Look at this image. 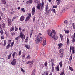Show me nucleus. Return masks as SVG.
<instances>
[{"label": "nucleus", "mask_w": 75, "mask_h": 75, "mask_svg": "<svg viewBox=\"0 0 75 75\" xmlns=\"http://www.w3.org/2000/svg\"><path fill=\"white\" fill-rule=\"evenodd\" d=\"M44 2L42 1V3H41V10H43V8H44Z\"/></svg>", "instance_id": "13"}, {"label": "nucleus", "mask_w": 75, "mask_h": 75, "mask_svg": "<svg viewBox=\"0 0 75 75\" xmlns=\"http://www.w3.org/2000/svg\"><path fill=\"white\" fill-rule=\"evenodd\" d=\"M60 66V67H62V61H61V62H60L59 64Z\"/></svg>", "instance_id": "22"}, {"label": "nucleus", "mask_w": 75, "mask_h": 75, "mask_svg": "<svg viewBox=\"0 0 75 75\" xmlns=\"http://www.w3.org/2000/svg\"><path fill=\"white\" fill-rule=\"evenodd\" d=\"M35 72H33L32 73V75H35Z\"/></svg>", "instance_id": "63"}, {"label": "nucleus", "mask_w": 75, "mask_h": 75, "mask_svg": "<svg viewBox=\"0 0 75 75\" xmlns=\"http://www.w3.org/2000/svg\"><path fill=\"white\" fill-rule=\"evenodd\" d=\"M48 65V62H46L44 63V65L45 67H47V65Z\"/></svg>", "instance_id": "32"}, {"label": "nucleus", "mask_w": 75, "mask_h": 75, "mask_svg": "<svg viewBox=\"0 0 75 75\" xmlns=\"http://www.w3.org/2000/svg\"><path fill=\"white\" fill-rule=\"evenodd\" d=\"M8 24L9 26H10L12 24V21L11 19L10 18H8Z\"/></svg>", "instance_id": "5"}, {"label": "nucleus", "mask_w": 75, "mask_h": 75, "mask_svg": "<svg viewBox=\"0 0 75 75\" xmlns=\"http://www.w3.org/2000/svg\"><path fill=\"white\" fill-rule=\"evenodd\" d=\"M35 8L33 7L32 8V15H34V14H35Z\"/></svg>", "instance_id": "9"}, {"label": "nucleus", "mask_w": 75, "mask_h": 75, "mask_svg": "<svg viewBox=\"0 0 75 75\" xmlns=\"http://www.w3.org/2000/svg\"><path fill=\"white\" fill-rule=\"evenodd\" d=\"M64 51V49H61L59 51V52L60 53H61V52H62Z\"/></svg>", "instance_id": "25"}, {"label": "nucleus", "mask_w": 75, "mask_h": 75, "mask_svg": "<svg viewBox=\"0 0 75 75\" xmlns=\"http://www.w3.org/2000/svg\"><path fill=\"white\" fill-rule=\"evenodd\" d=\"M2 2L3 4H6V2L5 0H2Z\"/></svg>", "instance_id": "33"}, {"label": "nucleus", "mask_w": 75, "mask_h": 75, "mask_svg": "<svg viewBox=\"0 0 75 75\" xmlns=\"http://www.w3.org/2000/svg\"><path fill=\"white\" fill-rule=\"evenodd\" d=\"M21 52H22L21 50L19 51V53L18 54V55L19 56H20V55H21Z\"/></svg>", "instance_id": "46"}, {"label": "nucleus", "mask_w": 75, "mask_h": 75, "mask_svg": "<svg viewBox=\"0 0 75 75\" xmlns=\"http://www.w3.org/2000/svg\"><path fill=\"white\" fill-rule=\"evenodd\" d=\"M31 13H29L26 18V21L30 20V18H31Z\"/></svg>", "instance_id": "3"}, {"label": "nucleus", "mask_w": 75, "mask_h": 75, "mask_svg": "<svg viewBox=\"0 0 75 75\" xmlns=\"http://www.w3.org/2000/svg\"><path fill=\"white\" fill-rule=\"evenodd\" d=\"M17 61L16 59H14L11 62V64L12 65H15L16 64V62H17Z\"/></svg>", "instance_id": "7"}, {"label": "nucleus", "mask_w": 75, "mask_h": 75, "mask_svg": "<svg viewBox=\"0 0 75 75\" xmlns=\"http://www.w3.org/2000/svg\"><path fill=\"white\" fill-rule=\"evenodd\" d=\"M59 66H58L56 67V69L57 71H58H58H59Z\"/></svg>", "instance_id": "24"}, {"label": "nucleus", "mask_w": 75, "mask_h": 75, "mask_svg": "<svg viewBox=\"0 0 75 75\" xmlns=\"http://www.w3.org/2000/svg\"><path fill=\"white\" fill-rule=\"evenodd\" d=\"M11 34L12 36H14V35H15V33L13 32V33H11Z\"/></svg>", "instance_id": "51"}, {"label": "nucleus", "mask_w": 75, "mask_h": 75, "mask_svg": "<svg viewBox=\"0 0 75 75\" xmlns=\"http://www.w3.org/2000/svg\"><path fill=\"white\" fill-rule=\"evenodd\" d=\"M62 45H63V44H62V43H60L58 45V49H60V48L62 47Z\"/></svg>", "instance_id": "11"}, {"label": "nucleus", "mask_w": 75, "mask_h": 75, "mask_svg": "<svg viewBox=\"0 0 75 75\" xmlns=\"http://www.w3.org/2000/svg\"><path fill=\"white\" fill-rule=\"evenodd\" d=\"M51 62H55V59H52L51 60Z\"/></svg>", "instance_id": "40"}, {"label": "nucleus", "mask_w": 75, "mask_h": 75, "mask_svg": "<svg viewBox=\"0 0 75 75\" xmlns=\"http://www.w3.org/2000/svg\"><path fill=\"white\" fill-rule=\"evenodd\" d=\"M64 52H62V53L61 54H60V57L61 58H63L64 56Z\"/></svg>", "instance_id": "17"}, {"label": "nucleus", "mask_w": 75, "mask_h": 75, "mask_svg": "<svg viewBox=\"0 0 75 75\" xmlns=\"http://www.w3.org/2000/svg\"><path fill=\"white\" fill-rule=\"evenodd\" d=\"M35 16L33 18V22H34L35 21Z\"/></svg>", "instance_id": "62"}, {"label": "nucleus", "mask_w": 75, "mask_h": 75, "mask_svg": "<svg viewBox=\"0 0 75 75\" xmlns=\"http://www.w3.org/2000/svg\"><path fill=\"white\" fill-rule=\"evenodd\" d=\"M51 66L52 67L55 66V64L54 62H51Z\"/></svg>", "instance_id": "41"}, {"label": "nucleus", "mask_w": 75, "mask_h": 75, "mask_svg": "<svg viewBox=\"0 0 75 75\" xmlns=\"http://www.w3.org/2000/svg\"><path fill=\"white\" fill-rule=\"evenodd\" d=\"M52 38L54 39L55 40H57L58 38L57 34H54V35L53 36Z\"/></svg>", "instance_id": "6"}, {"label": "nucleus", "mask_w": 75, "mask_h": 75, "mask_svg": "<svg viewBox=\"0 0 75 75\" xmlns=\"http://www.w3.org/2000/svg\"><path fill=\"white\" fill-rule=\"evenodd\" d=\"M26 3L27 4L28 3H33V1L32 0H29V1L28 2V1Z\"/></svg>", "instance_id": "26"}, {"label": "nucleus", "mask_w": 75, "mask_h": 75, "mask_svg": "<svg viewBox=\"0 0 75 75\" xmlns=\"http://www.w3.org/2000/svg\"><path fill=\"white\" fill-rule=\"evenodd\" d=\"M64 31L67 34H68L69 33V30H64Z\"/></svg>", "instance_id": "36"}, {"label": "nucleus", "mask_w": 75, "mask_h": 75, "mask_svg": "<svg viewBox=\"0 0 75 75\" xmlns=\"http://www.w3.org/2000/svg\"><path fill=\"white\" fill-rule=\"evenodd\" d=\"M68 23V22L67 21H64V23L65 24H67Z\"/></svg>", "instance_id": "58"}, {"label": "nucleus", "mask_w": 75, "mask_h": 75, "mask_svg": "<svg viewBox=\"0 0 75 75\" xmlns=\"http://www.w3.org/2000/svg\"><path fill=\"white\" fill-rule=\"evenodd\" d=\"M75 41V39L74 38H73V39L72 40V42H74H74Z\"/></svg>", "instance_id": "59"}, {"label": "nucleus", "mask_w": 75, "mask_h": 75, "mask_svg": "<svg viewBox=\"0 0 75 75\" xmlns=\"http://www.w3.org/2000/svg\"><path fill=\"white\" fill-rule=\"evenodd\" d=\"M21 71H22V72H25V71H24V70H23L22 68H21Z\"/></svg>", "instance_id": "55"}, {"label": "nucleus", "mask_w": 75, "mask_h": 75, "mask_svg": "<svg viewBox=\"0 0 75 75\" xmlns=\"http://www.w3.org/2000/svg\"><path fill=\"white\" fill-rule=\"evenodd\" d=\"M16 52H14L13 54L12 55V56L13 57V58H14V57H15V55H16Z\"/></svg>", "instance_id": "18"}, {"label": "nucleus", "mask_w": 75, "mask_h": 75, "mask_svg": "<svg viewBox=\"0 0 75 75\" xmlns=\"http://www.w3.org/2000/svg\"><path fill=\"white\" fill-rule=\"evenodd\" d=\"M28 37L26 38V39H25V43H27L28 42Z\"/></svg>", "instance_id": "21"}, {"label": "nucleus", "mask_w": 75, "mask_h": 75, "mask_svg": "<svg viewBox=\"0 0 75 75\" xmlns=\"http://www.w3.org/2000/svg\"><path fill=\"white\" fill-rule=\"evenodd\" d=\"M21 11L23 13H24V12H25V10H24V8H21Z\"/></svg>", "instance_id": "44"}, {"label": "nucleus", "mask_w": 75, "mask_h": 75, "mask_svg": "<svg viewBox=\"0 0 75 75\" xmlns=\"http://www.w3.org/2000/svg\"><path fill=\"white\" fill-rule=\"evenodd\" d=\"M60 36L61 38V40H63V39L64 38V37H63V36L61 34H60Z\"/></svg>", "instance_id": "29"}, {"label": "nucleus", "mask_w": 75, "mask_h": 75, "mask_svg": "<svg viewBox=\"0 0 75 75\" xmlns=\"http://www.w3.org/2000/svg\"><path fill=\"white\" fill-rule=\"evenodd\" d=\"M14 30V27L13 26H12L10 28L9 31L10 32H11L12 31H13Z\"/></svg>", "instance_id": "14"}, {"label": "nucleus", "mask_w": 75, "mask_h": 75, "mask_svg": "<svg viewBox=\"0 0 75 75\" xmlns=\"http://www.w3.org/2000/svg\"><path fill=\"white\" fill-rule=\"evenodd\" d=\"M32 34H33V30H31L30 31V37H31V35H32Z\"/></svg>", "instance_id": "48"}, {"label": "nucleus", "mask_w": 75, "mask_h": 75, "mask_svg": "<svg viewBox=\"0 0 75 75\" xmlns=\"http://www.w3.org/2000/svg\"><path fill=\"white\" fill-rule=\"evenodd\" d=\"M4 38V36H2L1 38V40H3Z\"/></svg>", "instance_id": "56"}, {"label": "nucleus", "mask_w": 75, "mask_h": 75, "mask_svg": "<svg viewBox=\"0 0 75 75\" xmlns=\"http://www.w3.org/2000/svg\"><path fill=\"white\" fill-rule=\"evenodd\" d=\"M2 26L3 27V28H5L6 25H5V23H3L2 25Z\"/></svg>", "instance_id": "42"}, {"label": "nucleus", "mask_w": 75, "mask_h": 75, "mask_svg": "<svg viewBox=\"0 0 75 75\" xmlns=\"http://www.w3.org/2000/svg\"><path fill=\"white\" fill-rule=\"evenodd\" d=\"M54 70V67H52V68L51 70V72H53Z\"/></svg>", "instance_id": "35"}, {"label": "nucleus", "mask_w": 75, "mask_h": 75, "mask_svg": "<svg viewBox=\"0 0 75 75\" xmlns=\"http://www.w3.org/2000/svg\"><path fill=\"white\" fill-rule=\"evenodd\" d=\"M25 18L24 17V16H23V15H22L20 17V21H23Z\"/></svg>", "instance_id": "10"}, {"label": "nucleus", "mask_w": 75, "mask_h": 75, "mask_svg": "<svg viewBox=\"0 0 75 75\" xmlns=\"http://www.w3.org/2000/svg\"><path fill=\"white\" fill-rule=\"evenodd\" d=\"M48 34L50 37H52V32L51 30H48Z\"/></svg>", "instance_id": "8"}, {"label": "nucleus", "mask_w": 75, "mask_h": 75, "mask_svg": "<svg viewBox=\"0 0 75 75\" xmlns=\"http://www.w3.org/2000/svg\"><path fill=\"white\" fill-rule=\"evenodd\" d=\"M57 7H58V6H57V5H56V6L54 5L53 6V8H57Z\"/></svg>", "instance_id": "52"}, {"label": "nucleus", "mask_w": 75, "mask_h": 75, "mask_svg": "<svg viewBox=\"0 0 75 75\" xmlns=\"http://www.w3.org/2000/svg\"><path fill=\"white\" fill-rule=\"evenodd\" d=\"M27 57L28 59H30L31 58V57L29 55H28Z\"/></svg>", "instance_id": "53"}, {"label": "nucleus", "mask_w": 75, "mask_h": 75, "mask_svg": "<svg viewBox=\"0 0 75 75\" xmlns=\"http://www.w3.org/2000/svg\"><path fill=\"white\" fill-rule=\"evenodd\" d=\"M25 47L27 48V49H29V47H28V45L25 44Z\"/></svg>", "instance_id": "49"}, {"label": "nucleus", "mask_w": 75, "mask_h": 75, "mask_svg": "<svg viewBox=\"0 0 75 75\" xmlns=\"http://www.w3.org/2000/svg\"><path fill=\"white\" fill-rule=\"evenodd\" d=\"M34 2L35 3V4H37L38 2V0H35Z\"/></svg>", "instance_id": "45"}, {"label": "nucleus", "mask_w": 75, "mask_h": 75, "mask_svg": "<svg viewBox=\"0 0 75 75\" xmlns=\"http://www.w3.org/2000/svg\"><path fill=\"white\" fill-rule=\"evenodd\" d=\"M69 68L70 70L71 71H74V69H73V68H72L71 67V66H69Z\"/></svg>", "instance_id": "34"}, {"label": "nucleus", "mask_w": 75, "mask_h": 75, "mask_svg": "<svg viewBox=\"0 0 75 75\" xmlns=\"http://www.w3.org/2000/svg\"><path fill=\"white\" fill-rule=\"evenodd\" d=\"M48 4H47L45 8V11L46 13V15H48L50 11H51V9H50L48 11Z\"/></svg>", "instance_id": "2"}, {"label": "nucleus", "mask_w": 75, "mask_h": 75, "mask_svg": "<svg viewBox=\"0 0 75 75\" xmlns=\"http://www.w3.org/2000/svg\"><path fill=\"white\" fill-rule=\"evenodd\" d=\"M52 10H53V11L54 13H55V9H52Z\"/></svg>", "instance_id": "60"}, {"label": "nucleus", "mask_w": 75, "mask_h": 75, "mask_svg": "<svg viewBox=\"0 0 75 75\" xmlns=\"http://www.w3.org/2000/svg\"><path fill=\"white\" fill-rule=\"evenodd\" d=\"M6 40H5L4 41V44H3V45H4V47L6 45Z\"/></svg>", "instance_id": "47"}, {"label": "nucleus", "mask_w": 75, "mask_h": 75, "mask_svg": "<svg viewBox=\"0 0 75 75\" xmlns=\"http://www.w3.org/2000/svg\"><path fill=\"white\" fill-rule=\"evenodd\" d=\"M37 8L39 10H40L41 8V4H39L37 5Z\"/></svg>", "instance_id": "16"}, {"label": "nucleus", "mask_w": 75, "mask_h": 75, "mask_svg": "<svg viewBox=\"0 0 75 75\" xmlns=\"http://www.w3.org/2000/svg\"><path fill=\"white\" fill-rule=\"evenodd\" d=\"M8 43H11V40H8Z\"/></svg>", "instance_id": "64"}, {"label": "nucleus", "mask_w": 75, "mask_h": 75, "mask_svg": "<svg viewBox=\"0 0 75 75\" xmlns=\"http://www.w3.org/2000/svg\"><path fill=\"white\" fill-rule=\"evenodd\" d=\"M70 52H71L72 51V54L74 53V46L72 47L71 45L70 46Z\"/></svg>", "instance_id": "4"}, {"label": "nucleus", "mask_w": 75, "mask_h": 75, "mask_svg": "<svg viewBox=\"0 0 75 75\" xmlns=\"http://www.w3.org/2000/svg\"><path fill=\"white\" fill-rule=\"evenodd\" d=\"M17 30H18V28L16 27L15 26V31H17Z\"/></svg>", "instance_id": "54"}, {"label": "nucleus", "mask_w": 75, "mask_h": 75, "mask_svg": "<svg viewBox=\"0 0 75 75\" xmlns=\"http://www.w3.org/2000/svg\"><path fill=\"white\" fill-rule=\"evenodd\" d=\"M25 55H26V54H23L22 57V59H24V58H25Z\"/></svg>", "instance_id": "27"}, {"label": "nucleus", "mask_w": 75, "mask_h": 75, "mask_svg": "<svg viewBox=\"0 0 75 75\" xmlns=\"http://www.w3.org/2000/svg\"><path fill=\"white\" fill-rule=\"evenodd\" d=\"M67 45H68V44H69V39L68 38V37L67 38Z\"/></svg>", "instance_id": "31"}, {"label": "nucleus", "mask_w": 75, "mask_h": 75, "mask_svg": "<svg viewBox=\"0 0 75 75\" xmlns=\"http://www.w3.org/2000/svg\"><path fill=\"white\" fill-rule=\"evenodd\" d=\"M52 33H54V34H57L55 33V30H52Z\"/></svg>", "instance_id": "39"}, {"label": "nucleus", "mask_w": 75, "mask_h": 75, "mask_svg": "<svg viewBox=\"0 0 75 75\" xmlns=\"http://www.w3.org/2000/svg\"><path fill=\"white\" fill-rule=\"evenodd\" d=\"M44 74H45V75H48V71H46L44 72Z\"/></svg>", "instance_id": "23"}, {"label": "nucleus", "mask_w": 75, "mask_h": 75, "mask_svg": "<svg viewBox=\"0 0 75 75\" xmlns=\"http://www.w3.org/2000/svg\"><path fill=\"white\" fill-rule=\"evenodd\" d=\"M72 26L73 27V29H75V25L74 23H73L72 24Z\"/></svg>", "instance_id": "50"}, {"label": "nucleus", "mask_w": 75, "mask_h": 75, "mask_svg": "<svg viewBox=\"0 0 75 75\" xmlns=\"http://www.w3.org/2000/svg\"><path fill=\"white\" fill-rule=\"evenodd\" d=\"M72 54H71L70 57V60L71 62V61H72Z\"/></svg>", "instance_id": "37"}, {"label": "nucleus", "mask_w": 75, "mask_h": 75, "mask_svg": "<svg viewBox=\"0 0 75 75\" xmlns=\"http://www.w3.org/2000/svg\"><path fill=\"white\" fill-rule=\"evenodd\" d=\"M42 36L41 37V36H38L37 35H35V43L38 44V43L39 42H40V41H41L42 40Z\"/></svg>", "instance_id": "1"}, {"label": "nucleus", "mask_w": 75, "mask_h": 75, "mask_svg": "<svg viewBox=\"0 0 75 75\" xmlns=\"http://www.w3.org/2000/svg\"><path fill=\"white\" fill-rule=\"evenodd\" d=\"M56 2H57V5H59L60 4V2H61V1L60 0H56Z\"/></svg>", "instance_id": "20"}, {"label": "nucleus", "mask_w": 75, "mask_h": 75, "mask_svg": "<svg viewBox=\"0 0 75 75\" xmlns=\"http://www.w3.org/2000/svg\"><path fill=\"white\" fill-rule=\"evenodd\" d=\"M31 62H30V61H28L27 62H26V64H30Z\"/></svg>", "instance_id": "61"}, {"label": "nucleus", "mask_w": 75, "mask_h": 75, "mask_svg": "<svg viewBox=\"0 0 75 75\" xmlns=\"http://www.w3.org/2000/svg\"><path fill=\"white\" fill-rule=\"evenodd\" d=\"M0 33L1 35H3V33H4L3 30H1L0 31Z\"/></svg>", "instance_id": "38"}, {"label": "nucleus", "mask_w": 75, "mask_h": 75, "mask_svg": "<svg viewBox=\"0 0 75 75\" xmlns=\"http://www.w3.org/2000/svg\"><path fill=\"white\" fill-rule=\"evenodd\" d=\"M46 45V40H45V38H44V40L43 42V45L44 46L45 45Z\"/></svg>", "instance_id": "15"}, {"label": "nucleus", "mask_w": 75, "mask_h": 75, "mask_svg": "<svg viewBox=\"0 0 75 75\" xmlns=\"http://www.w3.org/2000/svg\"><path fill=\"white\" fill-rule=\"evenodd\" d=\"M64 71L62 72L61 73L60 75H64Z\"/></svg>", "instance_id": "57"}, {"label": "nucleus", "mask_w": 75, "mask_h": 75, "mask_svg": "<svg viewBox=\"0 0 75 75\" xmlns=\"http://www.w3.org/2000/svg\"><path fill=\"white\" fill-rule=\"evenodd\" d=\"M10 44H8L6 47V49H8V48H10Z\"/></svg>", "instance_id": "30"}, {"label": "nucleus", "mask_w": 75, "mask_h": 75, "mask_svg": "<svg viewBox=\"0 0 75 75\" xmlns=\"http://www.w3.org/2000/svg\"><path fill=\"white\" fill-rule=\"evenodd\" d=\"M18 17V16H16L15 17H14L12 19V21H14V19H17V18Z\"/></svg>", "instance_id": "28"}, {"label": "nucleus", "mask_w": 75, "mask_h": 75, "mask_svg": "<svg viewBox=\"0 0 75 75\" xmlns=\"http://www.w3.org/2000/svg\"><path fill=\"white\" fill-rule=\"evenodd\" d=\"M11 55H12V53H11L8 56V59H10V58L11 57Z\"/></svg>", "instance_id": "19"}, {"label": "nucleus", "mask_w": 75, "mask_h": 75, "mask_svg": "<svg viewBox=\"0 0 75 75\" xmlns=\"http://www.w3.org/2000/svg\"><path fill=\"white\" fill-rule=\"evenodd\" d=\"M14 44V41H13V42L11 43V47L12 46H13V45Z\"/></svg>", "instance_id": "43"}, {"label": "nucleus", "mask_w": 75, "mask_h": 75, "mask_svg": "<svg viewBox=\"0 0 75 75\" xmlns=\"http://www.w3.org/2000/svg\"><path fill=\"white\" fill-rule=\"evenodd\" d=\"M21 38L22 40H24L25 39V36L24 34H23V35H21Z\"/></svg>", "instance_id": "12"}]
</instances>
